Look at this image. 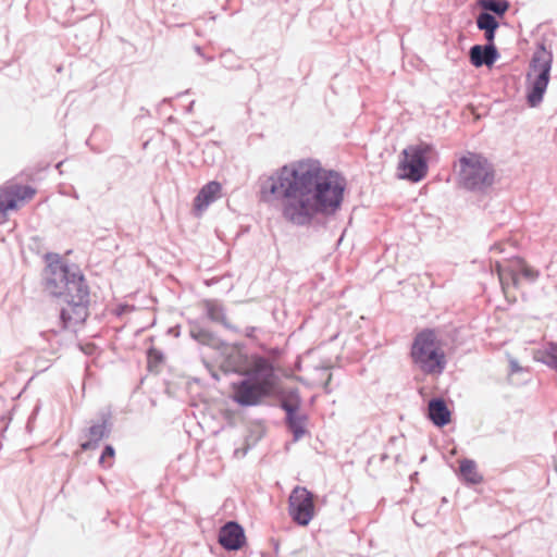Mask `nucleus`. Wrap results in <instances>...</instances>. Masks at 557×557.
<instances>
[{
    "instance_id": "nucleus-20",
    "label": "nucleus",
    "mask_w": 557,
    "mask_h": 557,
    "mask_svg": "<svg viewBox=\"0 0 557 557\" xmlns=\"http://www.w3.org/2000/svg\"><path fill=\"white\" fill-rule=\"evenodd\" d=\"M306 414H293L285 418L287 429L292 432L294 442L299 441L306 433Z\"/></svg>"
},
{
    "instance_id": "nucleus-2",
    "label": "nucleus",
    "mask_w": 557,
    "mask_h": 557,
    "mask_svg": "<svg viewBox=\"0 0 557 557\" xmlns=\"http://www.w3.org/2000/svg\"><path fill=\"white\" fill-rule=\"evenodd\" d=\"M45 258V290L65 304L60 310L63 329L75 330L89 314V286L76 264L64 263L53 252H48Z\"/></svg>"
},
{
    "instance_id": "nucleus-14",
    "label": "nucleus",
    "mask_w": 557,
    "mask_h": 557,
    "mask_svg": "<svg viewBox=\"0 0 557 557\" xmlns=\"http://www.w3.org/2000/svg\"><path fill=\"white\" fill-rule=\"evenodd\" d=\"M243 344L222 346L220 350L225 355V366L228 371L243 375L244 367L247 363V356L243 352Z\"/></svg>"
},
{
    "instance_id": "nucleus-17",
    "label": "nucleus",
    "mask_w": 557,
    "mask_h": 557,
    "mask_svg": "<svg viewBox=\"0 0 557 557\" xmlns=\"http://www.w3.org/2000/svg\"><path fill=\"white\" fill-rule=\"evenodd\" d=\"M428 416L436 426H444L451 420V413L443 399H433L429 403Z\"/></svg>"
},
{
    "instance_id": "nucleus-27",
    "label": "nucleus",
    "mask_w": 557,
    "mask_h": 557,
    "mask_svg": "<svg viewBox=\"0 0 557 557\" xmlns=\"http://www.w3.org/2000/svg\"><path fill=\"white\" fill-rule=\"evenodd\" d=\"M163 354L154 348L151 347L147 351V359H148V368L151 370L153 367H157L163 361Z\"/></svg>"
},
{
    "instance_id": "nucleus-32",
    "label": "nucleus",
    "mask_w": 557,
    "mask_h": 557,
    "mask_svg": "<svg viewBox=\"0 0 557 557\" xmlns=\"http://www.w3.org/2000/svg\"><path fill=\"white\" fill-rule=\"evenodd\" d=\"M405 223L410 224L411 226H414V215L413 214H407L405 216Z\"/></svg>"
},
{
    "instance_id": "nucleus-1",
    "label": "nucleus",
    "mask_w": 557,
    "mask_h": 557,
    "mask_svg": "<svg viewBox=\"0 0 557 557\" xmlns=\"http://www.w3.org/2000/svg\"><path fill=\"white\" fill-rule=\"evenodd\" d=\"M346 180L317 159H300L259 178V200L281 202L283 218L306 226L318 216L335 214L342 207Z\"/></svg>"
},
{
    "instance_id": "nucleus-24",
    "label": "nucleus",
    "mask_w": 557,
    "mask_h": 557,
    "mask_svg": "<svg viewBox=\"0 0 557 557\" xmlns=\"http://www.w3.org/2000/svg\"><path fill=\"white\" fill-rule=\"evenodd\" d=\"M544 362L557 371V343H549L543 351Z\"/></svg>"
},
{
    "instance_id": "nucleus-11",
    "label": "nucleus",
    "mask_w": 557,
    "mask_h": 557,
    "mask_svg": "<svg viewBox=\"0 0 557 557\" xmlns=\"http://www.w3.org/2000/svg\"><path fill=\"white\" fill-rule=\"evenodd\" d=\"M112 431L111 413L101 412L100 421L91 424L85 433L87 440L81 443L83 451L97 449L103 438H108Z\"/></svg>"
},
{
    "instance_id": "nucleus-28",
    "label": "nucleus",
    "mask_w": 557,
    "mask_h": 557,
    "mask_svg": "<svg viewBox=\"0 0 557 557\" xmlns=\"http://www.w3.org/2000/svg\"><path fill=\"white\" fill-rule=\"evenodd\" d=\"M115 449L112 445L108 444L104 446L101 456L99 458V463L106 468V459L107 458H114Z\"/></svg>"
},
{
    "instance_id": "nucleus-10",
    "label": "nucleus",
    "mask_w": 557,
    "mask_h": 557,
    "mask_svg": "<svg viewBox=\"0 0 557 557\" xmlns=\"http://www.w3.org/2000/svg\"><path fill=\"white\" fill-rule=\"evenodd\" d=\"M244 376L258 382L264 388L273 393L276 385L275 369L268 358L262 356H256L253 358V364L250 369H246L243 372Z\"/></svg>"
},
{
    "instance_id": "nucleus-36",
    "label": "nucleus",
    "mask_w": 557,
    "mask_h": 557,
    "mask_svg": "<svg viewBox=\"0 0 557 557\" xmlns=\"http://www.w3.org/2000/svg\"><path fill=\"white\" fill-rule=\"evenodd\" d=\"M195 49H196V51H197V53H198L199 55H201V54H202V53H201V48H200L199 46H196V48H195Z\"/></svg>"
},
{
    "instance_id": "nucleus-31",
    "label": "nucleus",
    "mask_w": 557,
    "mask_h": 557,
    "mask_svg": "<svg viewBox=\"0 0 557 557\" xmlns=\"http://www.w3.org/2000/svg\"><path fill=\"white\" fill-rule=\"evenodd\" d=\"M496 29H490L485 32V39L488 41V45H493Z\"/></svg>"
},
{
    "instance_id": "nucleus-5",
    "label": "nucleus",
    "mask_w": 557,
    "mask_h": 557,
    "mask_svg": "<svg viewBox=\"0 0 557 557\" xmlns=\"http://www.w3.org/2000/svg\"><path fill=\"white\" fill-rule=\"evenodd\" d=\"M458 178L468 189H485L494 183L492 164L481 154L468 152L459 159Z\"/></svg>"
},
{
    "instance_id": "nucleus-13",
    "label": "nucleus",
    "mask_w": 557,
    "mask_h": 557,
    "mask_svg": "<svg viewBox=\"0 0 557 557\" xmlns=\"http://www.w3.org/2000/svg\"><path fill=\"white\" fill-rule=\"evenodd\" d=\"M244 528L236 521H227L219 532V544L226 550H238L245 544Z\"/></svg>"
},
{
    "instance_id": "nucleus-7",
    "label": "nucleus",
    "mask_w": 557,
    "mask_h": 557,
    "mask_svg": "<svg viewBox=\"0 0 557 557\" xmlns=\"http://www.w3.org/2000/svg\"><path fill=\"white\" fill-rule=\"evenodd\" d=\"M315 512L314 495L302 486L293 488L288 498V513L300 527H307Z\"/></svg>"
},
{
    "instance_id": "nucleus-35",
    "label": "nucleus",
    "mask_w": 557,
    "mask_h": 557,
    "mask_svg": "<svg viewBox=\"0 0 557 557\" xmlns=\"http://www.w3.org/2000/svg\"><path fill=\"white\" fill-rule=\"evenodd\" d=\"M170 333H173L175 336H178V331H175L174 329H170Z\"/></svg>"
},
{
    "instance_id": "nucleus-30",
    "label": "nucleus",
    "mask_w": 557,
    "mask_h": 557,
    "mask_svg": "<svg viewBox=\"0 0 557 557\" xmlns=\"http://www.w3.org/2000/svg\"><path fill=\"white\" fill-rule=\"evenodd\" d=\"M257 330H258V329H257L256 326H248V327H246V330H245V336H246L247 338H249V339H256V338H257V337H256V331H257Z\"/></svg>"
},
{
    "instance_id": "nucleus-18",
    "label": "nucleus",
    "mask_w": 557,
    "mask_h": 557,
    "mask_svg": "<svg viewBox=\"0 0 557 557\" xmlns=\"http://www.w3.org/2000/svg\"><path fill=\"white\" fill-rule=\"evenodd\" d=\"M189 335L199 344L207 345L215 349H221L222 346H226V343L221 341L214 333L197 324L190 327Z\"/></svg>"
},
{
    "instance_id": "nucleus-33",
    "label": "nucleus",
    "mask_w": 557,
    "mask_h": 557,
    "mask_svg": "<svg viewBox=\"0 0 557 557\" xmlns=\"http://www.w3.org/2000/svg\"><path fill=\"white\" fill-rule=\"evenodd\" d=\"M410 479H411V481H416V480H418V471H416V472L411 473V474H410Z\"/></svg>"
},
{
    "instance_id": "nucleus-37",
    "label": "nucleus",
    "mask_w": 557,
    "mask_h": 557,
    "mask_svg": "<svg viewBox=\"0 0 557 557\" xmlns=\"http://www.w3.org/2000/svg\"><path fill=\"white\" fill-rule=\"evenodd\" d=\"M412 520H413V522L418 525V521H417V519H416V513H413V515H412Z\"/></svg>"
},
{
    "instance_id": "nucleus-38",
    "label": "nucleus",
    "mask_w": 557,
    "mask_h": 557,
    "mask_svg": "<svg viewBox=\"0 0 557 557\" xmlns=\"http://www.w3.org/2000/svg\"><path fill=\"white\" fill-rule=\"evenodd\" d=\"M193 106H194V101H191L190 104L188 106V111L191 110Z\"/></svg>"
},
{
    "instance_id": "nucleus-15",
    "label": "nucleus",
    "mask_w": 557,
    "mask_h": 557,
    "mask_svg": "<svg viewBox=\"0 0 557 557\" xmlns=\"http://www.w3.org/2000/svg\"><path fill=\"white\" fill-rule=\"evenodd\" d=\"M222 186L216 181L207 183L194 199V209L197 213L203 212L220 195Z\"/></svg>"
},
{
    "instance_id": "nucleus-19",
    "label": "nucleus",
    "mask_w": 557,
    "mask_h": 557,
    "mask_svg": "<svg viewBox=\"0 0 557 557\" xmlns=\"http://www.w3.org/2000/svg\"><path fill=\"white\" fill-rule=\"evenodd\" d=\"M206 312L209 320L215 323H221L225 329L239 333V329L234 324L230 323L226 318L225 309L222 305L216 301H206Z\"/></svg>"
},
{
    "instance_id": "nucleus-12",
    "label": "nucleus",
    "mask_w": 557,
    "mask_h": 557,
    "mask_svg": "<svg viewBox=\"0 0 557 557\" xmlns=\"http://www.w3.org/2000/svg\"><path fill=\"white\" fill-rule=\"evenodd\" d=\"M396 176L399 180L418 183V145L409 146L401 151Z\"/></svg>"
},
{
    "instance_id": "nucleus-16",
    "label": "nucleus",
    "mask_w": 557,
    "mask_h": 557,
    "mask_svg": "<svg viewBox=\"0 0 557 557\" xmlns=\"http://www.w3.org/2000/svg\"><path fill=\"white\" fill-rule=\"evenodd\" d=\"M497 59V50L494 45L473 46L470 50L471 63L479 67L483 64L491 66Z\"/></svg>"
},
{
    "instance_id": "nucleus-34",
    "label": "nucleus",
    "mask_w": 557,
    "mask_h": 557,
    "mask_svg": "<svg viewBox=\"0 0 557 557\" xmlns=\"http://www.w3.org/2000/svg\"><path fill=\"white\" fill-rule=\"evenodd\" d=\"M331 377H332V376H331V374H330V375H329L327 381H326V382H325V384H324V388H325V389L327 388V386H329V384H330Z\"/></svg>"
},
{
    "instance_id": "nucleus-26",
    "label": "nucleus",
    "mask_w": 557,
    "mask_h": 557,
    "mask_svg": "<svg viewBox=\"0 0 557 557\" xmlns=\"http://www.w3.org/2000/svg\"><path fill=\"white\" fill-rule=\"evenodd\" d=\"M478 27L484 32L497 29L498 23L495 17L488 13H481L476 20Z\"/></svg>"
},
{
    "instance_id": "nucleus-22",
    "label": "nucleus",
    "mask_w": 557,
    "mask_h": 557,
    "mask_svg": "<svg viewBox=\"0 0 557 557\" xmlns=\"http://www.w3.org/2000/svg\"><path fill=\"white\" fill-rule=\"evenodd\" d=\"M301 399L298 389H290L285 398L281 400L280 407L285 411L286 417L298 413Z\"/></svg>"
},
{
    "instance_id": "nucleus-9",
    "label": "nucleus",
    "mask_w": 557,
    "mask_h": 557,
    "mask_svg": "<svg viewBox=\"0 0 557 557\" xmlns=\"http://www.w3.org/2000/svg\"><path fill=\"white\" fill-rule=\"evenodd\" d=\"M36 189L29 185L14 184L0 189V223L8 218V211L15 210L20 201L30 200Z\"/></svg>"
},
{
    "instance_id": "nucleus-4",
    "label": "nucleus",
    "mask_w": 557,
    "mask_h": 557,
    "mask_svg": "<svg viewBox=\"0 0 557 557\" xmlns=\"http://www.w3.org/2000/svg\"><path fill=\"white\" fill-rule=\"evenodd\" d=\"M553 53L540 45L530 61L527 73V100L530 107L539 106L549 83Z\"/></svg>"
},
{
    "instance_id": "nucleus-3",
    "label": "nucleus",
    "mask_w": 557,
    "mask_h": 557,
    "mask_svg": "<svg viewBox=\"0 0 557 557\" xmlns=\"http://www.w3.org/2000/svg\"><path fill=\"white\" fill-rule=\"evenodd\" d=\"M506 299L515 304L518 300L516 292L520 288V277L529 283L540 277V271L521 257H512L504 263L497 261L494 265Z\"/></svg>"
},
{
    "instance_id": "nucleus-40",
    "label": "nucleus",
    "mask_w": 557,
    "mask_h": 557,
    "mask_svg": "<svg viewBox=\"0 0 557 557\" xmlns=\"http://www.w3.org/2000/svg\"><path fill=\"white\" fill-rule=\"evenodd\" d=\"M385 458H386V455H385V454H383V455L381 456V460L383 461V460H385Z\"/></svg>"
},
{
    "instance_id": "nucleus-41",
    "label": "nucleus",
    "mask_w": 557,
    "mask_h": 557,
    "mask_svg": "<svg viewBox=\"0 0 557 557\" xmlns=\"http://www.w3.org/2000/svg\"><path fill=\"white\" fill-rule=\"evenodd\" d=\"M73 197H74V198H76V199H78V195H77V193H74V194H73Z\"/></svg>"
},
{
    "instance_id": "nucleus-8",
    "label": "nucleus",
    "mask_w": 557,
    "mask_h": 557,
    "mask_svg": "<svg viewBox=\"0 0 557 557\" xmlns=\"http://www.w3.org/2000/svg\"><path fill=\"white\" fill-rule=\"evenodd\" d=\"M233 400L242 407H252L259 405L263 398L272 395L258 382L244 376L243 380L232 384Z\"/></svg>"
},
{
    "instance_id": "nucleus-25",
    "label": "nucleus",
    "mask_w": 557,
    "mask_h": 557,
    "mask_svg": "<svg viewBox=\"0 0 557 557\" xmlns=\"http://www.w3.org/2000/svg\"><path fill=\"white\" fill-rule=\"evenodd\" d=\"M481 5L485 10L495 12L500 15L504 14L509 8L508 2L505 0H483Z\"/></svg>"
},
{
    "instance_id": "nucleus-39",
    "label": "nucleus",
    "mask_w": 557,
    "mask_h": 557,
    "mask_svg": "<svg viewBox=\"0 0 557 557\" xmlns=\"http://www.w3.org/2000/svg\"><path fill=\"white\" fill-rule=\"evenodd\" d=\"M62 164H63V161H60V162L57 164V168L59 169Z\"/></svg>"
},
{
    "instance_id": "nucleus-23",
    "label": "nucleus",
    "mask_w": 557,
    "mask_h": 557,
    "mask_svg": "<svg viewBox=\"0 0 557 557\" xmlns=\"http://www.w3.org/2000/svg\"><path fill=\"white\" fill-rule=\"evenodd\" d=\"M459 469L460 474L466 481L472 484H476L482 481V475L479 473L476 463L473 460H460Z\"/></svg>"
},
{
    "instance_id": "nucleus-29",
    "label": "nucleus",
    "mask_w": 557,
    "mask_h": 557,
    "mask_svg": "<svg viewBox=\"0 0 557 557\" xmlns=\"http://www.w3.org/2000/svg\"><path fill=\"white\" fill-rule=\"evenodd\" d=\"M410 357L414 364H418V331L414 330L412 333V343L410 349Z\"/></svg>"
},
{
    "instance_id": "nucleus-6",
    "label": "nucleus",
    "mask_w": 557,
    "mask_h": 557,
    "mask_svg": "<svg viewBox=\"0 0 557 557\" xmlns=\"http://www.w3.org/2000/svg\"><path fill=\"white\" fill-rule=\"evenodd\" d=\"M446 367V355L442 343L432 331L420 333V370L438 375Z\"/></svg>"
},
{
    "instance_id": "nucleus-21",
    "label": "nucleus",
    "mask_w": 557,
    "mask_h": 557,
    "mask_svg": "<svg viewBox=\"0 0 557 557\" xmlns=\"http://www.w3.org/2000/svg\"><path fill=\"white\" fill-rule=\"evenodd\" d=\"M436 160H437V152L434 150V148L431 147L430 145L420 143V161H419L420 181L426 175L428 165L430 163L436 162Z\"/></svg>"
}]
</instances>
